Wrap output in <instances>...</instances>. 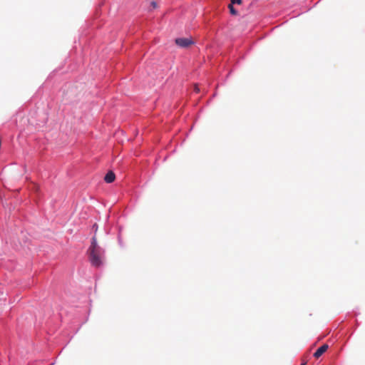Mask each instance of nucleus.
<instances>
[{
	"label": "nucleus",
	"instance_id": "20e7f679",
	"mask_svg": "<svg viewBox=\"0 0 365 365\" xmlns=\"http://www.w3.org/2000/svg\"><path fill=\"white\" fill-rule=\"evenodd\" d=\"M115 179V173L113 171H108L104 177V180L107 183L113 182Z\"/></svg>",
	"mask_w": 365,
	"mask_h": 365
},
{
	"label": "nucleus",
	"instance_id": "1a4fd4ad",
	"mask_svg": "<svg viewBox=\"0 0 365 365\" xmlns=\"http://www.w3.org/2000/svg\"><path fill=\"white\" fill-rule=\"evenodd\" d=\"M301 365H306V364L304 363V364H301Z\"/></svg>",
	"mask_w": 365,
	"mask_h": 365
},
{
	"label": "nucleus",
	"instance_id": "f257e3e1",
	"mask_svg": "<svg viewBox=\"0 0 365 365\" xmlns=\"http://www.w3.org/2000/svg\"><path fill=\"white\" fill-rule=\"evenodd\" d=\"M89 260L94 267H100L103 264L102 255L103 250L98 245L96 237L92 238L91 245L88 250Z\"/></svg>",
	"mask_w": 365,
	"mask_h": 365
},
{
	"label": "nucleus",
	"instance_id": "f03ea898",
	"mask_svg": "<svg viewBox=\"0 0 365 365\" xmlns=\"http://www.w3.org/2000/svg\"><path fill=\"white\" fill-rule=\"evenodd\" d=\"M175 43L182 48H187L194 43L192 38H178L175 39Z\"/></svg>",
	"mask_w": 365,
	"mask_h": 365
},
{
	"label": "nucleus",
	"instance_id": "6e6552de",
	"mask_svg": "<svg viewBox=\"0 0 365 365\" xmlns=\"http://www.w3.org/2000/svg\"><path fill=\"white\" fill-rule=\"evenodd\" d=\"M151 6H153V9H155L157 7V3L155 1H152Z\"/></svg>",
	"mask_w": 365,
	"mask_h": 365
},
{
	"label": "nucleus",
	"instance_id": "39448f33",
	"mask_svg": "<svg viewBox=\"0 0 365 365\" xmlns=\"http://www.w3.org/2000/svg\"><path fill=\"white\" fill-rule=\"evenodd\" d=\"M228 8L230 9V11L231 14H232V15H237V11L235 9V8L233 6V4H232L230 3L229 4V6H228Z\"/></svg>",
	"mask_w": 365,
	"mask_h": 365
},
{
	"label": "nucleus",
	"instance_id": "423d86ee",
	"mask_svg": "<svg viewBox=\"0 0 365 365\" xmlns=\"http://www.w3.org/2000/svg\"><path fill=\"white\" fill-rule=\"evenodd\" d=\"M231 4H242V0H231Z\"/></svg>",
	"mask_w": 365,
	"mask_h": 365
},
{
	"label": "nucleus",
	"instance_id": "7ed1b4c3",
	"mask_svg": "<svg viewBox=\"0 0 365 365\" xmlns=\"http://www.w3.org/2000/svg\"><path fill=\"white\" fill-rule=\"evenodd\" d=\"M329 348L327 344H323L319 348L317 349V351L314 354V356L317 359L319 358L324 353H325Z\"/></svg>",
	"mask_w": 365,
	"mask_h": 365
},
{
	"label": "nucleus",
	"instance_id": "0eeeda50",
	"mask_svg": "<svg viewBox=\"0 0 365 365\" xmlns=\"http://www.w3.org/2000/svg\"><path fill=\"white\" fill-rule=\"evenodd\" d=\"M194 91L196 92V93H198L200 91V88L198 87L197 85H195V87H194Z\"/></svg>",
	"mask_w": 365,
	"mask_h": 365
}]
</instances>
